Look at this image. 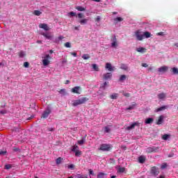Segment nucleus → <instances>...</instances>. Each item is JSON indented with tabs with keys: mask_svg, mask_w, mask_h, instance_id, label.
I'll use <instances>...</instances> for the list:
<instances>
[{
	"mask_svg": "<svg viewBox=\"0 0 178 178\" xmlns=\"http://www.w3.org/2000/svg\"><path fill=\"white\" fill-rule=\"evenodd\" d=\"M76 9L79 10V12H84L86 10V8L81 6H77L76 7Z\"/></svg>",
	"mask_w": 178,
	"mask_h": 178,
	"instance_id": "nucleus-30",
	"label": "nucleus"
},
{
	"mask_svg": "<svg viewBox=\"0 0 178 178\" xmlns=\"http://www.w3.org/2000/svg\"><path fill=\"white\" fill-rule=\"evenodd\" d=\"M151 33L148 32V31H145L143 33V38L145 37V38H151Z\"/></svg>",
	"mask_w": 178,
	"mask_h": 178,
	"instance_id": "nucleus-25",
	"label": "nucleus"
},
{
	"mask_svg": "<svg viewBox=\"0 0 178 178\" xmlns=\"http://www.w3.org/2000/svg\"><path fill=\"white\" fill-rule=\"evenodd\" d=\"M85 141H86L85 139H82V140H79V141H78L79 145H83V144H84V142H85Z\"/></svg>",
	"mask_w": 178,
	"mask_h": 178,
	"instance_id": "nucleus-46",
	"label": "nucleus"
},
{
	"mask_svg": "<svg viewBox=\"0 0 178 178\" xmlns=\"http://www.w3.org/2000/svg\"><path fill=\"white\" fill-rule=\"evenodd\" d=\"M92 67L93 70H95V72H99V67H98V65H97V64H92Z\"/></svg>",
	"mask_w": 178,
	"mask_h": 178,
	"instance_id": "nucleus-28",
	"label": "nucleus"
},
{
	"mask_svg": "<svg viewBox=\"0 0 178 178\" xmlns=\"http://www.w3.org/2000/svg\"><path fill=\"white\" fill-rule=\"evenodd\" d=\"M73 94H80V87L79 86H75L71 90Z\"/></svg>",
	"mask_w": 178,
	"mask_h": 178,
	"instance_id": "nucleus-14",
	"label": "nucleus"
},
{
	"mask_svg": "<svg viewBox=\"0 0 178 178\" xmlns=\"http://www.w3.org/2000/svg\"><path fill=\"white\" fill-rule=\"evenodd\" d=\"M68 168H69V169H73V165H70L68 166Z\"/></svg>",
	"mask_w": 178,
	"mask_h": 178,
	"instance_id": "nucleus-62",
	"label": "nucleus"
},
{
	"mask_svg": "<svg viewBox=\"0 0 178 178\" xmlns=\"http://www.w3.org/2000/svg\"><path fill=\"white\" fill-rule=\"evenodd\" d=\"M82 58L84 59V60H87L90 59V58H91V57L90 56V54H86L82 56Z\"/></svg>",
	"mask_w": 178,
	"mask_h": 178,
	"instance_id": "nucleus-29",
	"label": "nucleus"
},
{
	"mask_svg": "<svg viewBox=\"0 0 178 178\" xmlns=\"http://www.w3.org/2000/svg\"><path fill=\"white\" fill-rule=\"evenodd\" d=\"M106 69H108V72H113V70H115V67H112L111 63H106Z\"/></svg>",
	"mask_w": 178,
	"mask_h": 178,
	"instance_id": "nucleus-15",
	"label": "nucleus"
},
{
	"mask_svg": "<svg viewBox=\"0 0 178 178\" xmlns=\"http://www.w3.org/2000/svg\"><path fill=\"white\" fill-rule=\"evenodd\" d=\"M118 45V42H112L111 47L113 48Z\"/></svg>",
	"mask_w": 178,
	"mask_h": 178,
	"instance_id": "nucleus-51",
	"label": "nucleus"
},
{
	"mask_svg": "<svg viewBox=\"0 0 178 178\" xmlns=\"http://www.w3.org/2000/svg\"><path fill=\"white\" fill-rule=\"evenodd\" d=\"M5 113H6V111H0L1 115H5Z\"/></svg>",
	"mask_w": 178,
	"mask_h": 178,
	"instance_id": "nucleus-58",
	"label": "nucleus"
},
{
	"mask_svg": "<svg viewBox=\"0 0 178 178\" xmlns=\"http://www.w3.org/2000/svg\"><path fill=\"white\" fill-rule=\"evenodd\" d=\"M48 130L49 131H54V128H49Z\"/></svg>",
	"mask_w": 178,
	"mask_h": 178,
	"instance_id": "nucleus-61",
	"label": "nucleus"
},
{
	"mask_svg": "<svg viewBox=\"0 0 178 178\" xmlns=\"http://www.w3.org/2000/svg\"><path fill=\"white\" fill-rule=\"evenodd\" d=\"M5 169H7V170L12 169V165L10 164H6L5 165Z\"/></svg>",
	"mask_w": 178,
	"mask_h": 178,
	"instance_id": "nucleus-48",
	"label": "nucleus"
},
{
	"mask_svg": "<svg viewBox=\"0 0 178 178\" xmlns=\"http://www.w3.org/2000/svg\"><path fill=\"white\" fill-rule=\"evenodd\" d=\"M142 66H143V67H148V64L143 63H142Z\"/></svg>",
	"mask_w": 178,
	"mask_h": 178,
	"instance_id": "nucleus-56",
	"label": "nucleus"
},
{
	"mask_svg": "<svg viewBox=\"0 0 178 178\" xmlns=\"http://www.w3.org/2000/svg\"><path fill=\"white\" fill-rule=\"evenodd\" d=\"M118 97H119V94H118V93H114V94H113V95H111L110 96V98H111V99H116Z\"/></svg>",
	"mask_w": 178,
	"mask_h": 178,
	"instance_id": "nucleus-26",
	"label": "nucleus"
},
{
	"mask_svg": "<svg viewBox=\"0 0 178 178\" xmlns=\"http://www.w3.org/2000/svg\"><path fill=\"white\" fill-rule=\"evenodd\" d=\"M42 13H41V11L38 10H35L33 12V15H35V16H40Z\"/></svg>",
	"mask_w": 178,
	"mask_h": 178,
	"instance_id": "nucleus-32",
	"label": "nucleus"
},
{
	"mask_svg": "<svg viewBox=\"0 0 178 178\" xmlns=\"http://www.w3.org/2000/svg\"><path fill=\"white\" fill-rule=\"evenodd\" d=\"M156 35H159L160 37H163V35H165V33L164 32H159L156 33Z\"/></svg>",
	"mask_w": 178,
	"mask_h": 178,
	"instance_id": "nucleus-49",
	"label": "nucleus"
},
{
	"mask_svg": "<svg viewBox=\"0 0 178 178\" xmlns=\"http://www.w3.org/2000/svg\"><path fill=\"white\" fill-rule=\"evenodd\" d=\"M62 162V158L58 157L56 160V163H57V165H59L60 163H61Z\"/></svg>",
	"mask_w": 178,
	"mask_h": 178,
	"instance_id": "nucleus-41",
	"label": "nucleus"
},
{
	"mask_svg": "<svg viewBox=\"0 0 178 178\" xmlns=\"http://www.w3.org/2000/svg\"><path fill=\"white\" fill-rule=\"evenodd\" d=\"M173 74H178V69L177 67H172L171 70Z\"/></svg>",
	"mask_w": 178,
	"mask_h": 178,
	"instance_id": "nucleus-31",
	"label": "nucleus"
},
{
	"mask_svg": "<svg viewBox=\"0 0 178 178\" xmlns=\"http://www.w3.org/2000/svg\"><path fill=\"white\" fill-rule=\"evenodd\" d=\"M146 160H147V157L145 156H140L138 157L139 163H144V162H145Z\"/></svg>",
	"mask_w": 178,
	"mask_h": 178,
	"instance_id": "nucleus-18",
	"label": "nucleus"
},
{
	"mask_svg": "<svg viewBox=\"0 0 178 178\" xmlns=\"http://www.w3.org/2000/svg\"><path fill=\"white\" fill-rule=\"evenodd\" d=\"M49 59H52V58H51V56H49V54H46L44 57H42L43 66H48V65L51 63V61L49 60Z\"/></svg>",
	"mask_w": 178,
	"mask_h": 178,
	"instance_id": "nucleus-2",
	"label": "nucleus"
},
{
	"mask_svg": "<svg viewBox=\"0 0 178 178\" xmlns=\"http://www.w3.org/2000/svg\"><path fill=\"white\" fill-rule=\"evenodd\" d=\"M135 107H136V104H133V105H131V106H129L127 108V111H131V110L134 109Z\"/></svg>",
	"mask_w": 178,
	"mask_h": 178,
	"instance_id": "nucleus-36",
	"label": "nucleus"
},
{
	"mask_svg": "<svg viewBox=\"0 0 178 178\" xmlns=\"http://www.w3.org/2000/svg\"><path fill=\"white\" fill-rule=\"evenodd\" d=\"M79 23L82 25L87 24V23H88V19H81Z\"/></svg>",
	"mask_w": 178,
	"mask_h": 178,
	"instance_id": "nucleus-22",
	"label": "nucleus"
},
{
	"mask_svg": "<svg viewBox=\"0 0 178 178\" xmlns=\"http://www.w3.org/2000/svg\"><path fill=\"white\" fill-rule=\"evenodd\" d=\"M168 70H169V67L166 65L162 66L159 68V72L160 73H166V72H168Z\"/></svg>",
	"mask_w": 178,
	"mask_h": 178,
	"instance_id": "nucleus-10",
	"label": "nucleus"
},
{
	"mask_svg": "<svg viewBox=\"0 0 178 178\" xmlns=\"http://www.w3.org/2000/svg\"><path fill=\"white\" fill-rule=\"evenodd\" d=\"M111 41L112 42H118V39H116V35H113V38H111Z\"/></svg>",
	"mask_w": 178,
	"mask_h": 178,
	"instance_id": "nucleus-44",
	"label": "nucleus"
},
{
	"mask_svg": "<svg viewBox=\"0 0 178 178\" xmlns=\"http://www.w3.org/2000/svg\"><path fill=\"white\" fill-rule=\"evenodd\" d=\"M101 20V17L99 16H97L96 18H95V22H100Z\"/></svg>",
	"mask_w": 178,
	"mask_h": 178,
	"instance_id": "nucleus-55",
	"label": "nucleus"
},
{
	"mask_svg": "<svg viewBox=\"0 0 178 178\" xmlns=\"http://www.w3.org/2000/svg\"><path fill=\"white\" fill-rule=\"evenodd\" d=\"M39 29H42L45 31H49V27L48 26V24H40Z\"/></svg>",
	"mask_w": 178,
	"mask_h": 178,
	"instance_id": "nucleus-12",
	"label": "nucleus"
},
{
	"mask_svg": "<svg viewBox=\"0 0 178 178\" xmlns=\"http://www.w3.org/2000/svg\"><path fill=\"white\" fill-rule=\"evenodd\" d=\"M108 86V83L106 82H104L101 85V88H103V90H105V88Z\"/></svg>",
	"mask_w": 178,
	"mask_h": 178,
	"instance_id": "nucleus-45",
	"label": "nucleus"
},
{
	"mask_svg": "<svg viewBox=\"0 0 178 178\" xmlns=\"http://www.w3.org/2000/svg\"><path fill=\"white\" fill-rule=\"evenodd\" d=\"M63 38H65V37H63V36H60V37L58 38V40L60 41V40H63Z\"/></svg>",
	"mask_w": 178,
	"mask_h": 178,
	"instance_id": "nucleus-60",
	"label": "nucleus"
},
{
	"mask_svg": "<svg viewBox=\"0 0 178 178\" xmlns=\"http://www.w3.org/2000/svg\"><path fill=\"white\" fill-rule=\"evenodd\" d=\"M49 115H51V108L47 107L46 111L43 112L42 118H43V119H47Z\"/></svg>",
	"mask_w": 178,
	"mask_h": 178,
	"instance_id": "nucleus-7",
	"label": "nucleus"
},
{
	"mask_svg": "<svg viewBox=\"0 0 178 178\" xmlns=\"http://www.w3.org/2000/svg\"><path fill=\"white\" fill-rule=\"evenodd\" d=\"M112 79V73L107 72L103 75V80H111Z\"/></svg>",
	"mask_w": 178,
	"mask_h": 178,
	"instance_id": "nucleus-11",
	"label": "nucleus"
},
{
	"mask_svg": "<svg viewBox=\"0 0 178 178\" xmlns=\"http://www.w3.org/2000/svg\"><path fill=\"white\" fill-rule=\"evenodd\" d=\"M80 155H81V151L79 149L75 151V156H80Z\"/></svg>",
	"mask_w": 178,
	"mask_h": 178,
	"instance_id": "nucleus-37",
	"label": "nucleus"
},
{
	"mask_svg": "<svg viewBox=\"0 0 178 178\" xmlns=\"http://www.w3.org/2000/svg\"><path fill=\"white\" fill-rule=\"evenodd\" d=\"M159 178H165V175H161Z\"/></svg>",
	"mask_w": 178,
	"mask_h": 178,
	"instance_id": "nucleus-64",
	"label": "nucleus"
},
{
	"mask_svg": "<svg viewBox=\"0 0 178 178\" xmlns=\"http://www.w3.org/2000/svg\"><path fill=\"white\" fill-rule=\"evenodd\" d=\"M119 80L120 81H123L124 80H126V75H121Z\"/></svg>",
	"mask_w": 178,
	"mask_h": 178,
	"instance_id": "nucleus-40",
	"label": "nucleus"
},
{
	"mask_svg": "<svg viewBox=\"0 0 178 178\" xmlns=\"http://www.w3.org/2000/svg\"><path fill=\"white\" fill-rule=\"evenodd\" d=\"M76 150H79V146H77L76 145H74L73 147H72V151L73 152H76Z\"/></svg>",
	"mask_w": 178,
	"mask_h": 178,
	"instance_id": "nucleus-35",
	"label": "nucleus"
},
{
	"mask_svg": "<svg viewBox=\"0 0 178 178\" xmlns=\"http://www.w3.org/2000/svg\"><path fill=\"white\" fill-rule=\"evenodd\" d=\"M145 124H151V123H154V119L149 118L145 120Z\"/></svg>",
	"mask_w": 178,
	"mask_h": 178,
	"instance_id": "nucleus-20",
	"label": "nucleus"
},
{
	"mask_svg": "<svg viewBox=\"0 0 178 178\" xmlns=\"http://www.w3.org/2000/svg\"><path fill=\"white\" fill-rule=\"evenodd\" d=\"M139 123L137 122H135L134 123H132L130 126L129 127H126L124 126L125 130H133L134 129H136V126H138Z\"/></svg>",
	"mask_w": 178,
	"mask_h": 178,
	"instance_id": "nucleus-9",
	"label": "nucleus"
},
{
	"mask_svg": "<svg viewBox=\"0 0 178 178\" xmlns=\"http://www.w3.org/2000/svg\"><path fill=\"white\" fill-rule=\"evenodd\" d=\"M65 47L66 48H72V44H70V42H67L65 43Z\"/></svg>",
	"mask_w": 178,
	"mask_h": 178,
	"instance_id": "nucleus-42",
	"label": "nucleus"
},
{
	"mask_svg": "<svg viewBox=\"0 0 178 178\" xmlns=\"http://www.w3.org/2000/svg\"><path fill=\"white\" fill-rule=\"evenodd\" d=\"M69 83H70V81L69 80L65 81V84H69Z\"/></svg>",
	"mask_w": 178,
	"mask_h": 178,
	"instance_id": "nucleus-63",
	"label": "nucleus"
},
{
	"mask_svg": "<svg viewBox=\"0 0 178 178\" xmlns=\"http://www.w3.org/2000/svg\"><path fill=\"white\" fill-rule=\"evenodd\" d=\"M118 172L119 173H123V172H124V168L119 166Z\"/></svg>",
	"mask_w": 178,
	"mask_h": 178,
	"instance_id": "nucleus-34",
	"label": "nucleus"
},
{
	"mask_svg": "<svg viewBox=\"0 0 178 178\" xmlns=\"http://www.w3.org/2000/svg\"><path fill=\"white\" fill-rule=\"evenodd\" d=\"M150 175L154 177H156L159 175V168L156 166L152 167L150 168Z\"/></svg>",
	"mask_w": 178,
	"mask_h": 178,
	"instance_id": "nucleus-3",
	"label": "nucleus"
},
{
	"mask_svg": "<svg viewBox=\"0 0 178 178\" xmlns=\"http://www.w3.org/2000/svg\"><path fill=\"white\" fill-rule=\"evenodd\" d=\"M25 56H26V53H24L23 51H21L19 53V58H24Z\"/></svg>",
	"mask_w": 178,
	"mask_h": 178,
	"instance_id": "nucleus-33",
	"label": "nucleus"
},
{
	"mask_svg": "<svg viewBox=\"0 0 178 178\" xmlns=\"http://www.w3.org/2000/svg\"><path fill=\"white\" fill-rule=\"evenodd\" d=\"M163 119H165V117L163 115H160L159 117V119L157 120L156 124H162L163 123Z\"/></svg>",
	"mask_w": 178,
	"mask_h": 178,
	"instance_id": "nucleus-17",
	"label": "nucleus"
},
{
	"mask_svg": "<svg viewBox=\"0 0 178 178\" xmlns=\"http://www.w3.org/2000/svg\"><path fill=\"white\" fill-rule=\"evenodd\" d=\"M114 20L115 22H123V18L121 17H117Z\"/></svg>",
	"mask_w": 178,
	"mask_h": 178,
	"instance_id": "nucleus-38",
	"label": "nucleus"
},
{
	"mask_svg": "<svg viewBox=\"0 0 178 178\" xmlns=\"http://www.w3.org/2000/svg\"><path fill=\"white\" fill-rule=\"evenodd\" d=\"M170 137V134H164L162 136V139L166 141V140H169Z\"/></svg>",
	"mask_w": 178,
	"mask_h": 178,
	"instance_id": "nucleus-27",
	"label": "nucleus"
},
{
	"mask_svg": "<svg viewBox=\"0 0 178 178\" xmlns=\"http://www.w3.org/2000/svg\"><path fill=\"white\" fill-rule=\"evenodd\" d=\"M71 55H72V56H74L76 58L77 56V53H76V52H71Z\"/></svg>",
	"mask_w": 178,
	"mask_h": 178,
	"instance_id": "nucleus-57",
	"label": "nucleus"
},
{
	"mask_svg": "<svg viewBox=\"0 0 178 178\" xmlns=\"http://www.w3.org/2000/svg\"><path fill=\"white\" fill-rule=\"evenodd\" d=\"M41 35H43L44 38H47V40H52V38H54V35H50L49 33H42Z\"/></svg>",
	"mask_w": 178,
	"mask_h": 178,
	"instance_id": "nucleus-13",
	"label": "nucleus"
},
{
	"mask_svg": "<svg viewBox=\"0 0 178 178\" xmlns=\"http://www.w3.org/2000/svg\"><path fill=\"white\" fill-rule=\"evenodd\" d=\"M97 177L98 178H106L107 175H106V173H104V172H99V174H97Z\"/></svg>",
	"mask_w": 178,
	"mask_h": 178,
	"instance_id": "nucleus-21",
	"label": "nucleus"
},
{
	"mask_svg": "<svg viewBox=\"0 0 178 178\" xmlns=\"http://www.w3.org/2000/svg\"><path fill=\"white\" fill-rule=\"evenodd\" d=\"M5 154H6V151L0 152V155H5Z\"/></svg>",
	"mask_w": 178,
	"mask_h": 178,
	"instance_id": "nucleus-59",
	"label": "nucleus"
},
{
	"mask_svg": "<svg viewBox=\"0 0 178 178\" xmlns=\"http://www.w3.org/2000/svg\"><path fill=\"white\" fill-rule=\"evenodd\" d=\"M88 172H89V175H91L92 176H94V171H92V170L89 169Z\"/></svg>",
	"mask_w": 178,
	"mask_h": 178,
	"instance_id": "nucleus-53",
	"label": "nucleus"
},
{
	"mask_svg": "<svg viewBox=\"0 0 178 178\" xmlns=\"http://www.w3.org/2000/svg\"><path fill=\"white\" fill-rule=\"evenodd\" d=\"M88 101V99L86 97H83L77 100H74L72 103L74 106H77L79 105H83V104H86Z\"/></svg>",
	"mask_w": 178,
	"mask_h": 178,
	"instance_id": "nucleus-1",
	"label": "nucleus"
},
{
	"mask_svg": "<svg viewBox=\"0 0 178 178\" xmlns=\"http://www.w3.org/2000/svg\"><path fill=\"white\" fill-rule=\"evenodd\" d=\"M135 35L138 41H143L144 40V35L141 34V31H136Z\"/></svg>",
	"mask_w": 178,
	"mask_h": 178,
	"instance_id": "nucleus-8",
	"label": "nucleus"
},
{
	"mask_svg": "<svg viewBox=\"0 0 178 178\" xmlns=\"http://www.w3.org/2000/svg\"><path fill=\"white\" fill-rule=\"evenodd\" d=\"M59 93L62 94L63 95H66V90L61 89V90H59Z\"/></svg>",
	"mask_w": 178,
	"mask_h": 178,
	"instance_id": "nucleus-39",
	"label": "nucleus"
},
{
	"mask_svg": "<svg viewBox=\"0 0 178 178\" xmlns=\"http://www.w3.org/2000/svg\"><path fill=\"white\" fill-rule=\"evenodd\" d=\"M105 133H110L111 132V128L109 127H106L104 128Z\"/></svg>",
	"mask_w": 178,
	"mask_h": 178,
	"instance_id": "nucleus-43",
	"label": "nucleus"
},
{
	"mask_svg": "<svg viewBox=\"0 0 178 178\" xmlns=\"http://www.w3.org/2000/svg\"><path fill=\"white\" fill-rule=\"evenodd\" d=\"M76 178H88V177L87 175L83 176V175H77Z\"/></svg>",
	"mask_w": 178,
	"mask_h": 178,
	"instance_id": "nucleus-47",
	"label": "nucleus"
},
{
	"mask_svg": "<svg viewBox=\"0 0 178 178\" xmlns=\"http://www.w3.org/2000/svg\"><path fill=\"white\" fill-rule=\"evenodd\" d=\"M159 99H165L166 98V94L164 92L160 93L158 95Z\"/></svg>",
	"mask_w": 178,
	"mask_h": 178,
	"instance_id": "nucleus-23",
	"label": "nucleus"
},
{
	"mask_svg": "<svg viewBox=\"0 0 178 178\" xmlns=\"http://www.w3.org/2000/svg\"><path fill=\"white\" fill-rule=\"evenodd\" d=\"M137 52H140V54H145L147 52V49L144 47H139L136 49Z\"/></svg>",
	"mask_w": 178,
	"mask_h": 178,
	"instance_id": "nucleus-19",
	"label": "nucleus"
},
{
	"mask_svg": "<svg viewBox=\"0 0 178 178\" xmlns=\"http://www.w3.org/2000/svg\"><path fill=\"white\" fill-rule=\"evenodd\" d=\"M161 168V169H166V168H168V164H166V163H164Z\"/></svg>",
	"mask_w": 178,
	"mask_h": 178,
	"instance_id": "nucleus-50",
	"label": "nucleus"
},
{
	"mask_svg": "<svg viewBox=\"0 0 178 178\" xmlns=\"http://www.w3.org/2000/svg\"><path fill=\"white\" fill-rule=\"evenodd\" d=\"M158 151H159V149L157 147H147L146 149L147 154H152L154 152H158Z\"/></svg>",
	"mask_w": 178,
	"mask_h": 178,
	"instance_id": "nucleus-6",
	"label": "nucleus"
},
{
	"mask_svg": "<svg viewBox=\"0 0 178 178\" xmlns=\"http://www.w3.org/2000/svg\"><path fill=\"white\" fill-rule=\"evenodd\" d=\"M123 95H124V97H127L129 98V97H130V93H125V92H124Z\"/></svg>",
	"mask_w": 178,
	"mask_h": 178,
	"instance_id": "nucleus-54",
	"label": "nucleus"
},
{
	"mask_svg": "<svg viewBox=\"0 0 178 178\" xmlns=\"http://www.w3.org/2000/svg\"><path fill=\"white\" fill-rule=\"evenodd\" d=\"M100 151H111L112 149V147H111V145L108 144H102L99 148Z\"/></svg>",
	"mask_w": 178,
	"mask_h": 178,
	"instance_id": "nucleus-4",
	"label": "nucleus"
},
{
	"mask_svg": "<svg viewBox=\"0 0 178 178\" xmlns=\"http://www.w3.org/2000/svg\"><path fill=\"white\" fill-rule=\"evenodd\" d=\"M165 109H168V106H162L159 108H156L154 111L157 112V113L162 112V111H165Z\"/></svg>",
	"mask_w": 178,
	"mask_h": 178,
	"instance_id": "nucleus-16",
	"label": "nucleus"
},
{
	"mask_svg": "<svg viewBox=\"0 0 178 178\" xmlns=\"http://www.w3.org/2000/svg\"><path fill=\"white\" fill-rule=\"evenodd\" d=\"M120 69H122V70H129V66H127V65L126 64H121L120 65Z\"/></svg>",
	"mask_w": 178,
	"mask_h": 178,
	"instance_id": "nucleus-24",
	"label": "nucleus"
},
{
	"mask_svg": "<svg viewBox=\"0 0 178 178\" xmlns=\"http://www.w3.org/2000/svg\"><path fill=\"white\" fill-rule=\"evenodd\" d=\"M30 66V63L29 62L24 63V67H29Z\"/></svg>",
	"mask_w": 178,
	"mask_h": 178,
	"instance_id": "nucleus-52",
	"label": "nucleus"
},
{
	"mask_svg": "<svg viewBox=\"0 0 178 178\" xmlns=\"http://www.w3.org/2000/svg\"><path fill=\"white\" fill-rule=\"evenodd\" d=\"M69 16L71 17H74L75 16L78 17V19H83L84 17V14L83 13H78V15L74 12H70L68 13Z\"/></svg>",
	"mask_w": 178,
	"mask_h": 178,
	"instance_id": "nucleus-5",
	"label": "nucleus"
}]
</instances>
